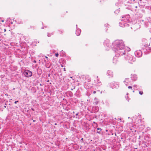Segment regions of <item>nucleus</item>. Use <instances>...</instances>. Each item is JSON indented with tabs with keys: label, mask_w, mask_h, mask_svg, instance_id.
Masks as SVG:
<instances>
[{
	"label": "nucleus",
	"mask_w": 151,
	"mask_h": 151,
	"mask_svg": "<svg viewBox=\"0 0 151 151\" xmlns=\"http://www.w3.org/2000/svg\"><path fill=\"white\" fill-rule=\"evenodd\" d=\"M55 56L56 57H58V55H59V54H58V53H56L55 54Z\"/></svg>",
	"instance_id": "obj_20"
},
{
	"label": "nucleus",
	"mask_w": 151,
	"mask_h": 151,
	"mask_svg": "<svg viewBox=\"0 0 151 151\" xmlns=\"http://www.w3.org/2000/svg\"><path fill=\"white\" fill-rule=\"evenodd\" d=\"M111 87L113 88H117L119 87L118 85L117 84H116L115 85H114V83H112L111 85Z\"/></svg>",
	"instance_id": "obj_9"
},
{
	"label": "nucleus",
	"mask_w": 151,
	"mask_h": 151,
	"mask_svg": "<svg viewBox=\"0 0 151 151\" xmlns=\"http://www.w3.org/2000/svg\"><path fill=\"white\" fill-rule=\"evenodd\" d=\"M48 76L49 77H50V74H48Z\"/></svg>",
	"instance_id": "obj_30"
},
{
	"label": "nucleus",
	"mask_w": 151,
	"mask_h": 151,
	"mask_svg": "<svg viewBox=\"0 0 151 151\" xmlns=\"http://www.w3.org/2000/svg\"><path fill=\"white\" fill-rule=\"evenodd\" d=\"M117 55V53L116 54L115 56L113 58V63L114 64H116V63L117 60V59L118 58V55Z\"/></svg>",
	"instance_id": "obj_7"
},
{
	"label": "nucleus",
	"mask_w": 151,
	"mask_h": 151,
	"mask_svg": "<svg viewBox=\"0 0 151 151\" xmlns=\"http://www.w3.org/2000/svg\"><path fill=\"white\" fill-rule=\"evenodd\" d=\"M125 57L126 59L128 61V62L131 63H132L135 60V58L129 54H128Z\"/></svg>",
	"instance_id": "obj_2"
},
{
	"label": "nucleus",
	"mask_w": 151,
	"mask_h": 151,
	"mask_svg": "<svg viewBox=\"0 0 151 151\" xmlns=\"http://www.w3.org/2000/svg\"><path fill=\"white\" fill-rule=\"evenodd\" d=\"M73 90V89H71V90Z\"/></svg>",
	"instance_id": "obj_39"
},
{
	"label": "nucleus",
	"mask_w": 151,
	"mask_h": 151,
	"mask_svg": "<svg viewBox=\"0 0 151 151\" xmlns=\"http://www.w3.org/2000/svg\"><path fill=\"white\" fill-rule=\"evenodd\" d=\"M33 62L34 63H35L36 62L35 60H34Z\"/></svg>",
	"instance_id": "obj_25"
},
{
	"label": "nucleus",
	"mask_w": 151,
	"mask_h": 151,
	"mask_svg": "<svg viewBox=\"0 0 151 151\" xmlns=\"http://www.w3.org/2000/svg\"><path fill=\"white\" fill-rule=\"evenodd\" d=\"M144 40H145H145L144 39Z\"/></svg>",
	"instance_id": "obj_45"
},
{
	"label": "nucleus",
	"mask_w": 151,
	"mask_h": 151,
	"mask_svg": "<svg viewBox=\"0 0 151 151\" xmlns=\"http://www.w3.org/2000/svg\"><path fill=\"white\" fill-rule=\"evenodd\" d=\"M35 121V120H33V122H34Z\"/></svg>",
	"instance_id": "obj_38"
},
{
	"label": "nucleus",
	"mask_w": 151,
	"mask_h": 151,
	"mask_svg": "<svg viewBox=\"0 0 151 151\" xmlns=\"http://www.w3.org/2000/svg\"><path fill=\"white\" fill-rule=\"evenodd\" d=\"M106 42H107V41H106L105 42H104L105 45H106L105 44H106V45H107V47H109L110 45V44L109 43H107Z\"/></svg>",
	"instance_id": "obj_14"
},
{
	"label": "nucleus",
	"mask_w": 151,
	"mask_h": 151,
	"mask_svg": "<svg viewBox=\"0 0 151 151\" xmlns=\"http://www.w3.org/2000/svg\"><path fill=\"white\" fill-rule=\"evenodd\" d=\"M65 70H65V68H64V70L65 71Z\"/></svg>",
	"instance_id": "obj_27"
},
{
	"label": "nucleus",
	"mask_w": 151,
	"mask_h": 151,
	"mask_svg": "<svg viewBox=\"0 0 151 151\" xmlns=\"http://www.w3.org/2000/svg\"><path fill=\"white\" fill-rule=\"evenodd\" d=\"M139 93L141 95H142L143 94V91H139Z\"/></svg>",
	"instance_id": "obj_15"
},
{
	"label": "nucleus",
	"mask_w": 151,
	"mask_h": 151,
	"mask_svg": "<svg viewBox=\"0 0 151 151\" xmlns=\"http://www.w3.org/2000/svg\"><path fill=\"white\" fill-rule=\"evenodd\" d=\"M148 45H143L142 49L144 51V52H145L146 53H147L148 52H151V47L148 46Z\"/></svg>",
	"instance_id": "obj_3"
},
{
	"label": "nucleus",
	"mask_w": 151,
	"mask_h": 151,
	"mask_svg": "<svg viewBox=\"0 0 151 151\" xmlns=\"http://www.w3.org/2000/svg\"><path fill=\"white\" fill-rule=\"evenodd\" d=\"M49 80H48V81H47V82H49Z\"/></svg>",
	"instance_id": "obj_37"
},
{
	"label": "nucleus",
	"mask_w": 151,
	"mask_h": 151,
	"mask_svg": "<svg viewBox=\"0 0 151 151\" xmlns=\"http://www.w3.org/2000/svg\"><path fill=\"white\" fill-rule=\"evenodd\" d=\"M121 20H123V19H121Z\"/></svg>",
	"instance_id": "obj_41"
},
{
	"label": "nucleus",
	"mask_w": 151,
	"mask_h": 151,
	"mask_svg": "<svg viewBox=\"0 0 151 151\" xmlns=\"http://www.w3.org/2000/svg\"><path fill=\"white\" fill-rule=\"evenodd\" d=\"M99 103V101L97 98H95L94 99L93 101V103L94 104L96 105H97Z\"/></svg>",
	"instance_id": "obj_11"
},
{
	"label": "nucleus",
	"mask_w": 151,
	"mask_h": 151,
	"mask_svg": "<svg viewBox=\"0 0 151 151\" xmlns=\"http://www.w3.org/2000/svg\"><path fill=\"white\" fill-rule=\"evenodd\" d=\"M76 116L78 115V113H76Z\"/></svg>",
	"instance_id": "obj_26"
},
{
	"label": "nucleus",
	"mask_w": 151,
	"mask_h": 151,
	"mask_svg": "<svg viewBox=\"0 0 151 151\" xmlns=\"http://www.w3.org/2000/svg\"><path fill=\"white\" fill-rule=\"evenodd\" d=\"M113 73L112 71L111 70H109L107 71V74H108V75L109 76L111 77H112L113 76Z\"/></svg>",
	"instance_id": "obj_8"
},
{
	"label": "nucleus",
	"mask_w": 151,
	"mask_h": 151,
	"mask_svg": "<svg viewBox=\"0 0 151 151\" xmlns=\"http://www.w3.org/2000/svg\"><path fill=\"white\" fill-rule=\"evenodd\" d=\"M122 17V18H123L124 17Z\"/></svg>",
	"instance_id": "obj_42"
},
{
	"label": "nucleus",
	"mask_w": 151,
	"mask_h": 151,
	"mask_svg": "<svg viewBox=\"0 0 151 151\" xmlns=\"http://www.w3.org/2000/svg\"><path fill=\"white\" fill-rule=\"evenodd\" d=\"M83 138H82L81 139L82 140H83Z\"/></svg>",
	"instance_id": "obj_36"
},
{
	"label": "nucleus",
	"mask_w": 151,
	"mask_h": 151,
	"mask_svg": "<svg viewBox=\"0 0 151 151\" xmlns=\"http://www.w3.org/2000/svg\"><path fill=\"white\" fill-rule=\"evenodd\" d=\"M96 132L97 133H99L100 134H101V132L100 131H97Z\"/></svg>",
	"instance_id": "obj_21"
},
{
	"label": "nucleus",
	"mask_w": 151,
	"mask_h": 151,
	"mask_svg": "<svg viewBox=\"0 0 151 151\" xmlns=\"http://www.w3.org/2000/svg\"><path fill=\"white\" fill-rule=\"evenodd\" d=\"M119 26L122 27H126L129 26L128 24L124 23L123 22H119Z\"/></svg>",
	"instance_id": "obj_6"
},
{
	"label": "nucleus",
	"mask_w": 151,
	"mask_h": 151,
	"mask_svg": "<svg viewBox=\"0 0 151 151\" xmlns=\"http://www.w3.org/2000/svg\"><path fill=\"white\" fill-rule=\"evenodd\" d=\"M53 33H47V36L48 37H50L51 35H53Z\"/></svg>",
	"instance_id": "obj_12"
},
{
	"label": "nucleus",
	"mask_w": 151,
	"mask_h": 151,
	"mask_svg": "<svg viewBox=\"0 0 151 151\" xmlns=\"http://www.w3.org/2000/svg\"><path fill=\"white\" fill-rule=\"evenodd\" d=\"M93 123H94L95 124H96V123L95 122H93Z\"/></svg>",
	"instance_id": "obj_31"
},
{
	"label": "nucleus",
	"mask_w": 151,
	"mask_h": 151,
	"mask_svg": "<svg viewBox=\"0 0 151 151\" xmlns=\"http://www.w3.org/2000/svg\"><path fill=\"white\" fill-rule=\"evenodd\" d=\"M96 93V91H93V93H94V94Z\"/></svg>",
	"instance_id": "obj_23"
},
{
	"label": "nucleus",
	"mask_w": 151,
	"mask_h": 151,
	"mask_svg": "<svg viewBox=\"0 0 151 151\" xmlns=\"http://www.w3.org/2000/svg\"><path fill=\"white\" fill-rule=\"evenodd\" d=\"M127 17L128 18L129 16H127Z\"/></svg>",
	"instance_id": "obj_43"
},
{
	"label": "nucleus",
	"mask_w": 151,
	"mask_h": 151,
	"mask_svg": "<svg viewBox=\"0 0 151 151\" xmlns=\"http://www.w3.org/2000/svg\"><path fill=\"white\" fill-rule=\"evenodd\" d=\"M135 55L137 57H139L142 55V52L140 50H137L135 52Z\"/></svg>",
	"instance_id": "obj_5"
},
{
	"label": "nucleus",
	"mask_w": 151,
	"mask_h": 151,
	"mask_svg": "<svg viewBox=\"0 0 151 151\" xmlns=\"http://www.w3.org/2000/svg\"><path fill=\"white\" fill-rule=\"evenodd\" d=\"M31 109H32V111H35L34 109L33 108H31Z\"/></svg>",
	"instance_id": "obj_24"
},
{
	"label": "nucleus",
	"mask_w": 151,
	"mask_h": 151,
	"mask_svg": "<svg viewBox=\"0 0 151 151\" xmlns=\"http://www.w3.org/2000/svg\"><path fill=\"white\" fill-rule=\"evenodd\" d=\"M4 31L5 32V31H6V29H4Z\"/></svg>",
	"instance_id": "obj_35"
},
{
	"label": "nucleus",
	"mask_w": 151,
	"mask_h": 151,
	"mask_svg": "<svg viewBox=\"0 0 151 151\" xmlns=\"http://www.w3.org/2000/svg\"><path fill=\"white\" fill-rule=\"evenodd\" d=\"M59 32L60 34H62L63 32V31L62 30H59Z\"/></svg>",
	"instance_id": "obj_16"
},
{
	"label": "nucleus",
	"mask_w": 151,
	"mask_h": 151,
	"mask_svg": "<svg viewBox=\"0 0 151 151\" xmlns=\"http://www.w3.org/2000/svg\"><path fill=\"white\" fill-rule=\"evenodd\" d=\"M97 130H99L100 131H101L102 130V129H101V128H97Z\"/></svg>",
	"instance_id": "obj_18"
},
{
	"label": "nucleus",
	"mask_w": 151,
	"mask_h": 151,
	"mask_svg": "<svg viewBox=\"0 0 151 151\" xmlns=\"http://www.w3.org/2000/svg\"><path fill=\"white\" fill-rule=\"evenodd\" d=\"M1 21L2 22H4V20H2Z\"/></svg>",
	"instance_id": "obj_29"
},
{
	"label": "nucleus",
	"mask_w": 151,
	"mask_h": 151,
	"mask_svg": "<svg viewBox=\"0 0 151 151\" xmlns=\"http://www.w3.org/2000/svg\"><path fill=\"white\" fill-rule=\"evenodd\" d=\"M81 32V30L80 29H77L76 31V33L77 35L78 36L80 35Z\"/></svg>",
	"instance_id": "obj_10"
},
{
	"label": "nucleus",
	"mask_w": 151,
	"mask_h": 151,
	"mask_svg": "<svg viewBox=\"0 0 151 151\" xmlns=\"http://www.w3.org/2000/svg\"><path fill=\"white\" fill-rule=\"evenodd\" d=\"M101 85V82H99L98 83V85H97L100 86Z\"/></svg>",
	"instance_id": "obj_17"
},
{
	"label": "nucleus",
	"mask_w": 151,
	"mask_h": 151,
	"mask_svg": "<svg viewBox=\"0 0 151 151\" xmlns=\"http://www.w3.org/2000/svg\"><path fill=\"white\" fill-rule=\"evenodd\" d=\"M125 45L122 40H116L113 44L112 47L113 50L117 55H122L125 53Z\"/></svg>",
	"instance_id": "obj_1"
},
{
	"label": "nucleus",
	"mask_w": 151,
	"mask_h": 151,
	"mask_svg": "<svg viewBox=\"0 0 151 151\" xmlns=\"http://www.w3.org/2000/svg\"><path fill=\"white\" fill-rule=\"evenodd\" d=\"M24 75L27 77H30L32 76V73L29 70H27L24 72Z\"/></svg>",
	"instance_id": "obj_4"
},
{
	"label": "nucleus",
	"mask_w": 151,
	"mask_h": 151,
	"mask_svg": "<svg viewBox=\"0 0 151 151\" xmlns=\"http://www.w3.org/2000/svg\"><path fill=\"white\" fill-rule=\"evenodd\" d=\"M18 102H19V101H15V102H14V103L15 104H16Z\"/></svg>",
	"instance_id": "obj_22"
},
{
	"label": "nucleus",
	"mask_w": 151,
	"mask_h": 151,
	"mask_svg": "<svg viewBox=\"0 0 151 151\" xmlns=\"http://www.w3.org/2000/svg\"><path fill=\"white\" fill-rule=\"evenodd\" d=\"M136 86V85H134V86H133L135 87Z\"/></svg>",
	"instance_id": "obj_32"
},
{
	"label": "nucleus",
	"mask_w": 151,
	"mask_h": 151,
	"mask_svg": "<svg viewBox=\"0 0 151 151\" xmlns=\"http://www.w3.org/2000/svg\"><path fill=\"white\" fill-rule=\"evenodd\" d=\"M120 12V10H119V9H117L116 10L115 12H114V13L116 14H117L118 13H119Z\"/></svg>",
	"instance_id": "obj_13"
},
{
	"label": "nucleus",
	"mask_w": 151,
	"mask_h": 151,
	"mask_svg": "<svg viewBox=\"0 0 151 151\" xmlns=\"http://www.w3.org/2000/svg\"><path fill=\"white\" fill-rule=\"evenodd\" d=\"M5 95H6V96H8L7 94H6Z\"/></svg>",
	"instance_id": "obj_40"
},
{
	"label": "nucleus",
	"mask_w": 151,
	"mask_h": 151,
	"mask_svg": "<svg viewBox=\"0 0 151 151\" xmlns=\"http://www.w3.org/2000/svg\"><path fill=\"white\" fill-rule=\"evenodd\" d=\"M45 58H47V59L48 58L46 56H45Z\"/></svg>",
	"instance_id": "obj_28"
},
{
	"label": "nucleus",
	"mask_w": 151,
	"mask_h": 151,
	"mask_svg": "<svg viewBox=\"0 0 151 151\" xmlns=\"http://www.w3.org/2000/svg\"><path fill=\"white\" fill-rule=\"evenodd\" d=\"M4 108H6V106H4Z\"/></svg>",
	"instance_id": "obj_33"
},
{
	"label": "nucleus",
	"mask_w": 151,
	"mask_h": 151,
	"mask_svg": "<svg viewBox=\"0 0 151 151\" xmlns=\"http://www.w3.org/2000/svg\"><path fill=\"white\" fill-rule=\"evenodd\" d=\"M133 92H134V89L133 91Z\"/></svg>",
	"instance_id": "obj_34"
},
{
	"label": "nucleus",
	"mask_w": 151,
	"mask_h": 151,
	"mask_svg": "<svg viewBox=\"0 0 151 151\" xmlns=\"http://www.w3.org/2000/svg\"><path fill=\"white\" fill-rule=\"evenodd\" d=\"M53 72V71H52V73Z\"/></svg>",
	"instance_id": "obj_46"
},
{
	"label": "nucleus",
	"mask_w": 151,
	"mask_h": 151,
	"mask_svg": "<svg viewBox=\"0 0 151 151\" xmlns=\"http://www.w3.org/2000/svg\"><path fill=\"white\" fill-rule=\"evenodd\" d=\"M134 76L136 77V76Z\"/></svg>",
	"instance_id": "obj_47"
},
{
	"label": "nucleus",
	"mask_w": 151,
	"mask_h": 151,
	"mask_svg": "<svg viewBox=\"0 0 151 151\" xmlns=\"http://www.w3.org/2000/svg\"><path fill=\"white\" fill-rule=\"evenodd\" d=\"M128 88L129 89H131L132 90V86H129L128 87Z\"/></svg>",
	"instance_id": "obj_19"
},
{
	"label": "nucleus",
	"mask_w": 151,
	"mask_h": 151,
	"mask_svg": "<svg viewBox=\"0 0 151 151\" xmlns=\"http://www.w3.org/2000/svg\"><path fill=\"white\" fill-rule=\"evenodd\" d=\"M76 27H77V25H76Z\"/></svg>",
	"instance_id": "obj_44"
}]
</instances>
